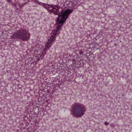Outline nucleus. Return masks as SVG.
<instances>
[{"mask_svg":"<svg viewBox=\"0 0 132 132\" xmlns=\"http://www.w3.org/2000/svg\"><path fill=\"white\" fill-rule=\"evenodd\" d=\"M85 111V106L81 104H75L73 107V114L76 117L82 116Z\"/></svg>","mask_w":132,"mask_h":132,"instance_id":"2","label":"nucleus"},{"mask_svg":"<svg viewBox=\"0 0 132 132\" xmlns=\"http://www.w3.org/2000/svg\"><path fill=\"white\" fill-rule=\"evenodd\" d=\"M7 1H8L9 2H10V0H7Z\"/></svg>","mask_w":132,"mask_h":132,"instance_id":"6","label":"nucleus"},{"mask_svg":"<svg viewBox=\"0 0 132 132\" xmlns=\"http://www.w3.org/2000/svg\"><path fill=\"white\" fill-rule=\"evenodd\" d=\"M30 36V34L26 30H22L14 33L11 36V38L13 39L17 38L23 40H27L29 39Z\"/></svg>","mask_w":132,"mask_h":132,"instance_id":"3","label":"nucleus"},{"mask_svg":"<svg viewBox=\"0 0 132 132\" xmlns=\"http://www.w3.org/2000/svg\"><path fill=\"white\" fill-rule=\"evenodd\" d=\"M104 124L105 125H107L109 124V123L107 122H104Z\"/></svg>","mask_w":132,"mask_h":132,"instance_id":"5","label":"nucleus"},{"mask_svg":"<svg viewBox=\"0 0 132 132\" xmlns=\"http://www.w3.org/2000/svg\"><path fill=\"white\" fill-rule=\"evenodd\" d=\"M46 5L49 6H48L47 7H48L49 9V10L50 11V12H53L54 14L58 15V17L57 19L59 17V16H61L60 18H61V15H62L61 14L62 12H65L68 10H70L71 12V13L72 11H71V10L68 9L65 11H61L60 14H59L58 12L59 7H58L56 6L54 7L53 5H48V4H46Z\"/></svg>","mask_w":132,"mask_h":132,"instance_id":"4","label":"nucleus"},{"mask_svg":"<svg viewBox=\"0 0 132 132\" xmlns=\"http://www.w3.org/2000/svg\"><path fill=\"white\" fill-rule=\"evenodd\" d=\"M71 13V12L69 10L65 12H62L61 14L62 15L61 19H60L61 16H59L57 19V23L55 25L56 28L55 29L52 31V35L48 39V41L46 43V47L45 48V50H47L51 46L50 44L52 42L55 40L56 38L55 36L59 33V30L68 18L69 14Z\"/></svg>","mask_w":132,"mask_h":132,"instance_id":"1","label":"nucleus"}]
</instances>
